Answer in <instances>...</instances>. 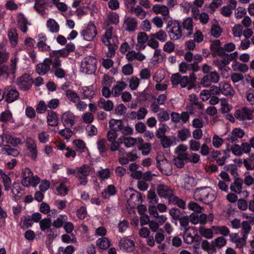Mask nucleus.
<instances>
[{"label": "nucleus", "instance_id": "nucleus-1", "mask_svg": "<svg viewBox=\"0 0 254 254\" xmlns=\"http://www.w3.org/2000/svg\"><path fill=\"white\" fill-rule=\"evenodd\" d=\"M196 200L202 201L206 204H209L213 202L216 199V195L211 191L208 187L196 188L193 194Z\"/></svg>", "mask_w": 254, "mask_h": 254}, {"label": "nucleus", "instance_id": "nucleus-2", "mask_svg": "<svg viewBox=\"0 0 254 254\" xmlns=\"http://www.w3.org/2000/svg\"><path fill=\"white\" fill-rule=\"evenodd\" d=\"M181 22L177 20L168 21L166 30L172 40H177L182 36V31L180 25Z\"/></svg>", "mask_w": 254, "mask_h": 254}, {"label": "nucleus", "instance_id": "nucleus-3", "mask_svg": "<svg viewBox=\"0 0 254 254\" xmlns=\"http://www.w3.org/2000/svg\"><path fill=\"white\" fill-rule=\"evenodd\" d=\"M97 59L94 56L86 57L81 62L80 71L86 74H93L97 69Z\"/></svg>", "mask_w": 254, "mask_h": 254}, {"label": "nucleus", "instance_id": "nucleus-4", "mask_svg": "<svg viewBox=\"0 0 254 254\" xmlns=\"http://www.w3.org/2000/svg\"><path fill=\"white\" fill-rule=\"evenodd\" d=\"M22 184L26 187H35L40 183V179L37 175H33L31 170L28 168L22 170Z\"/></svg>", "mask_w": 254, "mask_h": 254}, {"label": "nucleus", "instance_id": "nucleus-5", "mask_svg": "<svg viewBox=\"0 0 254 254\" xmlns=\"http://www.w3.org/2000/svg\"><path fill=\"white\" fill-rule=\"evenodd\" d=\"M97 30L94 24L90 21L87 25H84L80 31V35L85 41H92L96 37Z\"/></svg>", "mask_w": 254, "mask_h": 254}, {"label": "nucleus", "instance_id": "nucleus-6", "mask_svg": "<svg viewBox=\"0 0 254 254\" xmlns=\"http://www.w3.org/2000/svg\"><path fill=\"white\" fill-rule=\"evenodd\" d=\"M219 80V74L216 71L210 72L205 75L201 79L200 83L204 87L210 86L211 82L217 83Z\"/></svg>", "mask_w": 254, "mask_h": 254}, {"label": "nucleus", "instance_id": "nucleus-7", "mask_svg": "<svg viewBox=\"0 0 254 254\" xmlns=\"http://www.w3.org/2000/svg\"><path fill=\"white\" fill-rule=\"evenodd\" d=\"M33 81L31 76L27 74H24L17 78V85L23 90H28L32 84Z\"/></svg>", "mask_w": 254, "mask_h": 254}, {"label": "nucleus", "instance_id": "nucleus-8", "mask_svg": "<svg viewBox=\"0 0 254 254\" xmlns=\"http://www.w3.org/2000/svg\"><path fill=\"white\" fill-rule=\"evenodd\" d=\"M253 112L247 107H244L241 110H237L234 114L235 117L240 121L252 120Z\"/></svg>", "mask_w": 254, "mask_h": 254}, {"label": "nucleus", "instance_id": "nucleus-9", "mask_svg": "<svg viewBox=\"0 0 254 254\" xmlns=\"http://www.w3.org/2000/svg\"><path fill=\"white\" fill-rule=\"evenodd\" d=\"M119 245L121 250L127 253H131L135 249L134 242L127 237L122 238L119 241Z\"/></svg>", "mask_w": 254, "mask_h": 254}, {"label": "nucleus", "instance_id": "nucleus-10", "mask_svg": "<svg viewBox=\"0 0 254 254\" xmlns=\"http://www.w3.org/2000/svg\"><path fill=\"white\" fill-rule=\"evenodd\" d=\"M49 56L50 58L53 60V68H56L62 65V61L60 60V58L64 57L63 49L52 51L50 52Z\"/></svg>", "mask_w": 254, "mask_h": 254}, {"label": "nucleus", "instance_id": "nucleus-11", "mask_svg": "<svg viewBox=\"0 0 254 254\" xmlns=\"http://www.w3.org/2000/svg\"><path fill=\"white\" fill-rule=\"evenodd\" d=\"M25 143L31 158L35 160L37 157L38 152L37 145L34 140L31 137H27L25 140Z\"/></svg>", "mask_w": 254, "mask_h": 254}, {"label": "nucleus", "instance_id": "nucleus-12", "mask_svg": "<svg viewBox=\"0 0 254 254\" xmlns=\"http://www.w3.org/2000/svg\"><path fill=\"white\" fill-rule=\"evenodd\" d=\"M221 43L219 40H215L212 42L210 46V49L212 52V56L215 57L216 55L224 54V49L221 46Z\"/></svg>", "mask_w": 254, "mask_h": 254}, {"label": "nucleus", "instance_id": "nucleus-13", "mask_svg": "<svg viewBox=\"0 0 254 254\" xmlns=\"http://www.w3.org/2000/svg\"><path fill=\"white\" fill-rule=\"evenodd\" d=\"M52 60L50 59H46L42 63H40L36 66V71L39 74L44 75L47 73L50 69V64Z\"/></svg>", "mask_w": 254, "mask_h": 254}, {"label": "nucleus", "instance_id": "nucleus-14", "mask_svg": "<svg viewBox=\"0 0 254 254\" xmlns=\"http://www.w3.org/2000/svg\"><path fill=\"white\" fill-rule=\"evenodd\" d=\"M183 189L190 190L196 185L195 179L193 177L185 175L181 182Z\"/></svg>", "mask_w": 254, "mask_h": 254}, {"label": "nucleus", "instance_id": "nucleus-15", "mask_svg": "<svg viewBox=\"0 0 254 254\" xmlns=\"http://www.w3.org/2000/svg\"><path fill=\"white\" fill-rule=\"evenodd\" d=\"M157 191L161 197L167 198L173 194V190L170 187L164 184L158 185Z\"/></svg>", "mask_w": 254, "mask_h": 254}, {"label": "nucleus", "instance_id": "nucleus-16", "mask_svg": "<svg viewBox=\"0 0 254 254\" xmlns=\"http://www.w3.org/2000/svg\"><path fill=\"white\" fill-rule=\"evenodd\" d=\"M124 23L126 25L125 30L128 32H133L137 28V22L135 18L125 17Z\"/></svg>", "mask_w": 254, "mask_h": 254}, {"label": "nucleus", "instance_id": "nucleus-17", "mask_svg": "<svg viewBox=\"0 0 254 254\" xmlns=\"http://www.w3.org/2000/svg\"><path fill=\"white\" fill-rule=\"evenodd\" d=\"M18 26L19 29L23 33H26L27 31V26L30 25L27 19L22 14L17 15Z\"/></svg>", "mask_w": 254, "mask_h": 254}, {"label": "nucleus", "instance_id": "nucleus-18", "mask_svg": "<svg viewBox=\"0 0 254 254\" xmlns=\"http://www.w3.org/2000/svg\"><path fill=\"white\" fill-rule=\"evenodd\" d=\"M98 106L100 109H104L107 112H110L113 109L114 103L111 100H106L103 98H101L98 102Z\"/></svg>", "mask_w": 254, "mask_h": 254}, {"label": "nucleus", "instance_id": "nucleus-19", "mask_svg": "<svg viewBox=\"0 0 254 254\" xmlns=\"http://www.w3.org/2000/svg\"><path fill=\"white\" fill-rule=\"evenodd\" d=\"M117 189L114 185H109L101 192V195L105 199H109L111 196L117 193Z\"/></svg>", "mask_w": 254, "mask_h": 254}, {"label": "nucleus", "instance_id": "nucleus-20", "mask_svg": "<svg viewBox=\"0 0 254 254\" xmlns=\"http://www.w3.org/2000/svg\"><path fill=\"white\" fill-rule=\"evenodd\" d=\"M221 93L226 96L233 97L234 94V90L231 85L227 83H221Z\"/></svg>", "mask_w": 254, "mask_h": 254}, {"label": "nucleus", "instance_id": "nucleus-21", "mask_svg": "<svg viewBox=\"0 0 254 254\" xmlns=\"http://www.w3.org/2000/svg\"><path fill=\"white\" fill-rule=\"evenodd\" d=\"M152 11L156 14H161L164 16H166L169 14V10L168 7L164 5H160L156 4L153 5Z\"/></svg>", "mask_w": 254, "mask_h": 254}, {"label": "nucleus", "instance_id": "nucleus-22", "mask_svg": "<svg viewBox=\"0 0 254 254\" xmlns=\"http://www.w3.org/2000/svg\"><path fill=\"white\" fill-rule=\"evenodd\" d=\"M109 127L111 129L121 131L124 128V125L122 120L111 119L109 123Z\"/></svg>", "mask_w": 254, "mask_h": 254}, {"label": "nucleus", "instance_id": "nucleus-23", "mask_svg": "<svg viewBox=\"0 0 254 254\" xmlns=\"http://www.w3.org/2000/svg\"><path fill=\"white\" fill-rule=\"evenodd\" d=\"M82 99H89L91 100L95 94V91L93 90L92 86H85L82 88Z\"/></svg>", "mask_w": 254, "mask_h": 254}, {"label": "nucleus", "instance_id": "nucleus-24", "mask_svg": "<svg viewBox=\"0 0 254 254\" xmlns=\"http://www.w3.org/2000/svg\"><path fill=\"white\" fill-rule=\"evenodd\" d=\"M47 122L50 126H56L58 124V117L55 112L52 111H48Z\"/></svg>", "mask_w": 254, "mask_h": 254}, {"label": "nucleus", "instance_id": "nucleus-25", "mask_svg": "<svg viewBox=\"0 0 254 254\" xmlns=\"http://www.w3.org/2000/svg\"><path fill=\"white\" fill-rule=\"evenodd\" d=\"M8 37L12 47H15L18 42V35L15 29H11L8 31Z\"/></svg>", "mask_w": 254, "mask_h": 254}, {"label": "nucleus", "instance_id": "nucleus-26", "mask_svg": "<svg viewBox=\"0 0 254 254\" xmlns=\"http://www.w3.org/2000/svg\"><path fill=\"white\" fill-rule=\"evenodd\" d=\"M190 136L191 133L188 128H184L177 131V137L182 142L185 141L188 137Z\"/></svg>", "mask_w": 254, "mask_h": 254}, {"label": "nucleus", "instance_id": "nucleus-27", "mask_svg": "<svg viewBox=\"0 0 254 254\" xmlns=\"http://www.w3.org/2000/svg\"><path fill=\"white\" fill-rule=\"evenodd\" d=\"M96 245L102 250H106L110 246V241L106 237H102L96 241Z\"/></svg>", "mask_w": 254, "mask_h": 254}, {"label": "nucleus", "instance_id": "nucleus-28", "mask_svg": "<svg viewBox=\"0 0 254 254\" xmlns=\"http://www.w3.org/2000/svg\"><path fill=\"white\" fill-rule=\"evenodd\" d=\"M3 139L5 138L7 143L13 145H16L21 143V140L19 138L13 136L10 133H3Z\"/></svg>", "mask_w": 254, "mask_h": 254}, {"label": "nucleus", "instance_id": "nucleus-29", "mask_svg": "<svg viewBox=\"0 0 254 254\" xmlns=\"http://www.w3.org/2000/svg\"><path fill=\"white\" fill-rule=\"evenodd\" d=\"M232 67L234 68V70L239 71L244 73L247 72L249 70V67L246 64L239 63L237 61H234Z\"/></svg>", "mask_w": 254, "mask_h": 254}, {"label": "nucleus", "instance_id": "nucleus-30", "mask_svg": "<svg viewBox=\"0 0 254 254\" xmlns=\"http://www.w3.org/2000/svg\"><path fill=\"white\" fill-rule=\"evenodd\" d=\"M47 26L50 31L52 33H57L59 31V26L53 19H50L47 21Z\"/></svg>", "mask_w": 254, "mask_h": 254}, {"label": "nucleus", "instance_id": "nucleus-31", "mask_svg": "<svg viewBox=\"0 0 254 254\" xmlns=\"http://www.w3.org/2000/svg\"><path fill=\"white\" fill-rule=\"evenodd\" d=\"M19 96V93L15 89L9 90L6 94V101L9 103L12 102L16 100Z\"/></svg>", "mask_w": 254, "mask_h": 254}, {"label": "nucleus", "instance_id": "nucleus-32", "mask_svg": "<svg viewBox=\"0 0 254 254\" xmlns=\"http://www.w3.org/2000/svg\"><path fill=\"white\" fill-rule=\"evenodd\" d=\"M195 229L194 227H188V228H186L185 231V235L184 237V242L187 244H190L194 241V238L191 235L190 233H189V231L190 230H194Z\"/></svg>", "mask_w": 254, "mask_h": 254}, {"label": "nucleus", "instance_id": "nucleus-33", "mask_svg": "<svg viewBox=\"0 0 254 254\" xmlns=\"http://www.w3.org/2000/svg\"><path fill=\"white\" fill-rule=\"evenodd\" d=\"M73 144L76 147V150L80 153L85 152L87 150V148L85 146V142L80 139L74 140Z\"/></svg>", "mask_w": 254, "mask_h": 254}, {"label": "nucleus", "instance_id": "nucleus-34", "mask_svg": "<svg viewBox=\"0 0 254 254\" xmlns=\"http://www.w3.org/2000/svg\"><path fill=\"white\" fill-rule=\"evenodd\" d=\"M65 95L67 99L73 103H76L79 100V97L77 93L71 90H66Z\"/></svg>", "mask_w": 254, "mask_h": 254}, {"label": "nucleus", "instance_id": "nucleus-35", "mask_svg": "<svg viewBox=\"0 0 254 254\" xmlns=\"http://www.w3.org/2000/svg\"><path fill=\"white\" fill-rule=\"evenodd\" d=\"M64 127L67 125L68 127H72L74 124V117L73 114L69 112H64Z\"/></svg>", "mask_w": 254, "mask_h": 254}, {"label": "nucleus", "instance_id": "nucleus-36", "mask_svg": "<svg viewBox=\"0 0 254 254\" xmlns=\"http://www.w3.org/2000/svg\"><path fill=\"white\" fill-rule=\"evenodd\" d=\"M222 32V28L218 25H212L210 30L211 35L215 38H219Z\"/></svg>", "mask_w": 254, "mask_h": 254}, {"label": "nucleus", "instance_id": "nucleus-37", "mask_svg": "<svg viewBox=\"0 0 254 254\" xmlns=\"http://www.w3.org/2000/svg\"><path fill=\"white\" fill-rule=\"evenodd\" d=\"M1 150L3 154L8 155L17 156L19 154V152L16 149L11 148L9 146H5L3 147Z\"/></svg>", "mask_w": 254, "mask_h": 254}, {"label": "nucleus", "instance_id": "nucleus-38", "mask_svg": "<svg viewBox=\"0 0 254 254\" xmlns=\"http://www.w3.org/2000/svg\"><path fill=\"white\" fill-rule=\"evenodd\" d=\"M199 232L201 235L206 239H211L213 237V232L210 229L200 227Z\"/></svg>", "mask_w": 254, "mask_h": 254}, {"label": "nucleus", "instance_id": "nucleus-39", "mask_svg": "<svg viewBox=\"0 0 254 254\" xmlns=\"http://www.w3.org/2000/svg\"><path fill=\"white\" fill-rule=\"evenodd\" d=\"M77 172L83 175L84 176H88L91 172V167L88 165H83L80 167H77Z\"/></svg>", "mask_w": 254, "mask_h": 254}, {"label": "nucleus", "instance_id": "nucleus-40", "mask_svg": "<svg viewBox=\"0 0 254 254\" xmlns=\"http://www.w3.org/2000/svg\"><path fill=\"white\" fill-rule=\"evenodd\" d=\"M12 120V114L9 110L5 111L1 114L0 121L2 122H11Z\"/></svg>", "mask_w": 254, "mask_h": 254}, {"label": "nucleus", "instance_id": "nucleus-41", "mask_svg": "<svg viewBox=\"0 0 254 254\" xmlns=\"http://www.w3.org/2000/svg\"><path fill=\"white\" fill-rule=\"evenodd\" d=\"M168 127L166 124H163L162 127H159L156 131V136L158 139L163 137L166 135V132L167 131Z\"/></svg>", "mask_w": 254, "mask_h": 254}, {"label": "nucleus", "instance_id": "nucleus-42", "mask_svg": "<svg viewBox=\"0 0 254 254\" xmlns=\"http://www.w3.org/2000/svg\"><path fill=\"white\" fill-rule=\"evenodd\" d=\"M106 140L104 138H102L97 142L98 149L100 153L106 152L107 148L106 147Z\"/></svg>", "mask_w": 254, "mask_h": 254}, {"label": "nucleus", "instance_id": "nucleus-43", "mask_svg": "<svg viewBox=\"0 0 254 254\" xmlns=\"http://www.w3.org/2000/svg\"><path fill=\"white\" fill-rule=\"evenodd\" d=\"M113 28L111 27L108 28L103 35V42L104 44L109 43L112 37Z\"/></svg>", "mask_w": 254, "mask_h": 254}, {"label": "nucleus", "instance_id": "nucleus-44", "mask_svg": "<svg viewBox=\"0 0 254 254\" xmlns=\"http://www.w3.org/2000/svg\"><path fill=\"white\" fill-rule=\"evenodd\" d=\"M104 44L108 47L109 52L107 53V56L111 58L114 56L118 46L115 44H112L111 41Z\"/></svg>", "mask_w": 254, "mask_h": 254}, {"label": "nucleus", "instance_id": "nucleus-45", "mask_svg": "<svg viewBox=\"0 0 254 254\" xmlns=\"http://www.w3.org/2000/svg\"><path fill=\"white\" fill-rule=\"evenodd\" d=\"M242 234L243 236L241 238L236 240V242H237V247L240 249H242L246 244L248 235V234L244 233H242Z\"/></svg>", "mask_w": 254, "mask_h": 254}, {"label": "nucleus", "instance_id": "nucleus-46", "mask_svg": "<svg viewBox=\"0 0 254 254\" xmlns=\"http://www.w3.org/2000/svg\"><path fill=\"white\" fill-rule=\"evenodd\" d=\"M51 225V220L49 218H45L40 222V226L42 231H45L49 229Z\"/></svg>", "mask_w": 254, "mask_h": 254}, {"label": "nucleus", "instance_id": "nucleus-47", "mask_svg": "<svg viewBox=\"0 0 254 254\" xmlns=\"http://www.w3.org/2000/svg\"><path fill=\"white\" fill-rule=\"evenodd\" d=\"M149 36L144 32H140L137 34V42L138 43L143 44L148 41Z\"/></svg>", "mask_w": 254, "mask_h": 254}, {"label": "nucleus", "instance_id": "nucleus-48", "mask_svg": "<svg viewBox=\"0 0 254 254\" xmlns=\"http://www.w3.org/2000/svg\"><path fill=\"white\" fill-rule=\"evenodd\" d=\"M110 23L117 25L119 22V16L117 13L112 12L108 16Z\"/></svg>", "mask_w": 254, "mask_h": 254}, {"label": "nucleus", "instance_id": "nucleus-49", "mask_svg": "<svg viewBox=\"0 0 254 254\" xmlns=\"http://www.w3.org/2000/svg\"><path fill=\"white\" fill-rule=\"evenodd\" d=\"M98 175L102 180H105L110 177L111 173L109 169L106 168L98 171Z\"/></svg>", "mask_w": 254, "mask_h": 254}, {"label": "nucleus", "instance_id": "nucleus-50", "mask_svg": "<svg viewBox=\"0 0 254 254\" xmlns=\"http://www.w3.org/2000/svg\"><path fill=\"white\" fill-rule=\"evenodd\" d=\"M160 139L161 144L164 148H167L170 147L173 143L171 139L166 135L164 136L163 137L159 138Z\"/></svg>", "mask_w": 254, "mask_h": 254}, {"label": "nucleus", "instance_id": "nucleus-51", "mask_svg": "<svg viewBox=\"0 0 254 254\" xmlns=\"http://www.w3.org/2000/svg\"><path fill=\"white\" fill-rule=\"evenodd\" d=\"M212 228L218 231L221 235L224 236H227L230 233V231L229 229L226 226H213Z\"/></svg>", "mask_w": 254, "mask_h": 254}, {"label": "nucleus", "instance_id": "nucleus-52", "mask_svg": "<svg viewBox=\"0 0 254 254\" xmlns=\"http://www.w3.org/2000/svg\"><path fill=\"white\" fill-rule=\"evenodd\" d=\"M50 135L46 131H42L38 134V139L41 143H45L49 140Z\"/></svg>", "mask_w": 254, "mask_h": 254}, {"label": "nucleus", "instance_id": "nucleus-53", "mask_svg": "<svg viewBox=\"0 0 254 254\" xmlns=\"http://www.w3.org/2000/svg\"><path fill=\"white\" fill-rule=\"evenodd\" d=\"M183 26L184 29L188 31H192V20L191 18L189 17L184 20L183 22Z\"/></svg>", "mask_w": 254, "mask_h": 254}, {"label": "nucleus", "instance_id": "nucleus-54", "mask_svg": "<svg viewBox=\"0 0 254 254\" xmlns=\"http://www.w3.org/2000/svg\"><path fill=\"white\" fill-rule=\"evenodd\" d=\"M181 211L180 209L177 208H173L169 210V214L172 217V218L177 221L180 218Z\"/></svg>", "mask_w": 254, "mask_h": 254}, {"label": "nucleus", "instance_id": "nucleus-55", "mask_svg": "<svg viewBox=\"0 0 254 254\" xmlns=\"http://www.w3.org/2000/svg\"><path fill=\"white\" fill-rule=\"evenodd\" d=\"M223 143V140L217 135L215 134L212 138V144L214 147L218 148Z\"/></svg>", "mask_w": 254, "mask_h": 254}, {"label": "nucleus", "instance_id": "nucleus-56", "mask_svg": "<svg viewBox=\"0 0 254 254\" xmlns=\"http://www.w3.org/2000/svg\"><path fill=\"white\" fill-rule=\"evenodd\" d=\"M125 145L128 148L133 146L136 142V139L132 137L124 138Z\"/></svg>", "mask_w": 254, "mask_h": 254}, {"label": "nucleus", "instance_id": "nucleus-57", "mask_svg": "<svg viewBox=\"0 0 254 254\" xmlns=\"http://www.w3.org/2000/svg\"><path fill=\"white\" fill-rule=\"evenodd\" d=\"M47 105L44 101H41L36 107V111L38 113L43 114L47 110Z\"/></svg>", "mask_w": 254, "mask_h": 254}, {"label": "nucleus", "instance_id": "nucleus-58", "mask_svg": "<svg viewBox=\"0 0 254 254\" xmlns=\"http://www.w3.org/2000/svg\"><path fill=\"white\" fill-rule=\"evenodd\" d=\"M189 145L190 150L193 151H198L200 147V143L193 139L190 140Z\"/></svg>", "mask_w": 254, "mask_h": 254}, {"label": "nucleus", "instance_id": "nucleus-59", "mask_svg": "<svg viewBox=\"0 0 254 254\" xmlns=\"http://www.w3.org/2000/svg\"><path fill=\"white\" fill-rule=\"evenodd\" d=\"M188 208L195 212L196 213H201L202 208L197 203L194 202H190L188 204Z\"/></svg>", "mask_w": 254, "mask_h": 254}, {"label": "nucleus", "instance_id": "nucleus-60", "mask_svg": "<svg viewBox=\"0 0 254 254\" xmlns=\"http://www.w3.org/2000/svg\"><path fill=\"white\" fill-rule=\"evenodd\" d=\"M156 39L161 42H165L167 39V35L165 31L160 30L156 33Z\"/></svg>", "mask_w": 254, "mask_h": 254}, {"label": "nucleus", "instance_id": "nucleus-61", "mask_svg": "<svg viewBox=\"0 0 254 254\" xmlns=\"http://www.w3.org/2000/svg\"><path fill=\"white\" fill-rule=\"evenodd\" d=\"M175 50V45L171 41L167 42L164 45L163 50L168 53H171Z\"/></svg>", "mask_w": 254, "mask_h": 254}, {"label": "nucleus", "instance_id": "nucleus-62", "mask_svg": "<svg viewBox=\"0 0 254 254\" xmlns=\"http://www.w3.org/2000/svg\"><path fill=\"white\" fill-rule=\"evenodd\" d=\"M134 11L137 17L141 19H143L146 16L145 11L143 9L142 7L139 5H137L134 8Z\"/></svg>", "mask_w": 254, "mask_h": 254}, {"label": "nucleus", "instance_id": "nucleus-63", "mask_svg": "<svg viewBox=\"0 0 254 254\" xmlns=\"http://www.w3.org/2000/svg\"><path fill=\"white\" fill-rule=\"evenodd\" d=\"M137 119L138 120H142L144 119L146 115L148 113L147 110L144 107H140L137 111Z\"/></svg>", "mask_w": 254, "mask_h": 254}, {"label": "nucleus", "instance_id": "nucleus-64", "mask_svg": "<svg viewBox=\"0 0 254 254\" xmlns=\"http://www.w3.org/2000/svg\"><path fill=\"white\" fill-rule=\"evenodd\" d=\"M94 119L93 115L90 112L85 113L82 117L83 122L86 124L92 123L94 121Z\"/></svg>", "mask_w": 254, "mask_h": 254}]
</instances>
